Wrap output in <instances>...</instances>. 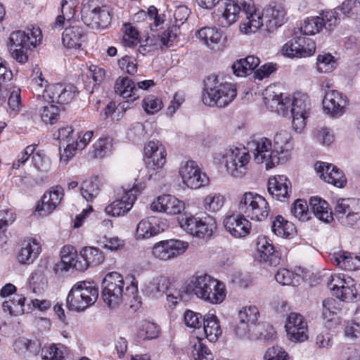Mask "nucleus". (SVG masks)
Returning <instances> with one entry per match:
<instances>
[{
    "instance_id": "obj_22",
    "label": "nucleus",
    "mask_w": 360,
    "mask_h": 360,
    "mask_svg": "<svg viewBox=\"0 0 360 360\" xmlns=\"http://www.w3.org/2000/svg\"><path fill=\"white\" fill-rule=\"evenodd\" d=\"M324 111L331 117H340L345 112L347 98L335 90L328 91L323 100Z\"/></svg>"
},
{
    "instance_id": "obj_31",
    "label": "nucleus",
    "mask_w": 360,
    "mask_h": 360,
    "mask_svg": "<svg viewBox=\"0 0 360 360\" xmlns=\"http://www.w3.org/2000/svg\"><path fill=\"white\" fill-rule=\"evenodd\" d=\"M290 182L284 175H278L269 179L268 191L276 199L282 200L286 198L289 194Z\"/></svg>"
},
{
    "instance_id": "obj_20",
    "label": "nucleus",
    "mask_w": 360,
    "mask_h": 360,
    "mask_svg": "<svg viewBox=\"0 0 360 360\" xmlns=\"http://www.w3.org/2000/svg\"><path fill=\"white\" fill-rule=\"evenodd\" d=\"M167 226L166 220L151 216L138 224L136 237L137 239L149 238L164 231Z\"/></svg>"
},
{
    "instance_id": "obj_28",
    "label": "nucleus",
    "mask_w": 360,
    "mask_h": 360,
    "mask_svg": "<svg viewBox=\"0 0 360 360\" xmlns=\"http://www.w3.org/2000/svg\"><path fill=\"white\" fill-rule=\"evenodd\" d=\"M290 140V135L286 131L277 132L274 136L272 146L274 153L279 158V164L286 162L290 158V150L292 147Z\"/></svg>"
},
{
    "instance_id": "obj_41",
    "label": "nucleus",
    "mask_w": 360,
    "mask_h": 360,
    "mask_svg": "<svg viewBox=\"0 0 360 360\" xmlns=\"http://www.w3.org/2000/svg\"><path fill=\"white\" fill-rule=\"evenodd\" d=\"M271 231L278 237L285 238L294 235L296 232L295 225L292 222L285 220L281 215L277 216L273 221Z\"/></svg>"
},
{
    "instance_id": "obj_47",
    "label": "nucleus",
    "mask_w": 360,
    "mask_h": 360,
    "mask_svg": "<svg viewBox=\"0 0 360 360\" xmlns=\"http://www.w3.org/2000/svg\"><path fill=\"white\" fill-rule=\"evenodd\" d=\"M334 262L340 268L345 270L352 271L360 269V257H353L349 252L338 254L335 257Z\"/></svg>"
},
{
    "instance_id": "obj_18",
    "label": "nucleus",
    "mask_w": 360,
    "mask_h": 360,
    "mask_svg": "<svg viewBox=\"0 0 360 360\" xmlns=\"http://www.w3.org/2000/svg\"><path fill=\"white\" fill-rule=\"evenodd\" d=\"M286 12L284 8L276 2H271L262 9L264 26L269 32H274L284 24Z\"/></svg>"
},
{
    "instance_id": "obj_45",
    "label": "nucleus",
    "mask_w": 360,
    "mask_h": 360,
    "mask_svg": "<svg viewBox=\"0 0 360 360\" xmlns=\"http://www.w3.org/2000/svg\"><path fill=\"white\" fill-rule=\"evenodd\" d=\"M115 91L122 98H129L136 96L137 89L131 79L127 77H120L115 81Z\"/></svg>"
},
{
    "instance_id": "obj_43",
    "label": "nucleus",
    "mask_w": 360,
    "mask_h": 360,
    "mask_svg": "<svg viewBox=\"0 0 360 360\" xmlns=\"http://www.w3.org/2000/svg\"><path fill=\"white\" fill-rule=\"evenodd\" d=\"M168 279L164 276L153 278L144 285V292L154 297H159L167 290Z\"/></svg>"
},
{
    "instance_id": "obj_5",
    "label": "nucleus",
    "mask_w": 360,
    "mask_h": 360,
    "mask_svg": "<svg viewBox=\"0 0 360 360\" xmlns=\"http://www.w3.org/2000/svg\"><path fill=\"white\" fill-rule=\"evenodd\" d=\"M214 160L224 164L227 172L235 178H242L247 172L250 155L244 147H230L224 152L216 153Z\"/></svg>"
},
{
    "instance_id": "obj_7",
    "label": "nucleus",
    "mask_w": 360,
    "mask_h": 360,
    "mask_svg": "<svg viewBox=\"0 0 360 360\" xmlns=\"http://www.w3.org/2000/svg\"><path fill=\"white\" fill-rule=\"evenodd\" d=\"M124 287V282L120 274L111 272L105 276L102 282L101 295L109 308L115 309L122 303L127 295Z\"/></svg>"
},
{
    "instance_id": "obj_50",
    "label": "nucleus",
    "mask_w": 360,
    "mask_h": 360,
    "mask_svg": "<svg viewBox=\"0 0 360 360\" xmlns=\"http://www.w3.org/2000/svg\"><path fill=\"white\" fill-rule=\"evenodd\" d=\"M101 191L100 184L96 179L84 181L81 187V193L86 201H92L98 196Z\"/></svg>"
},
{
    "instance_id": "obj_1",
    "label": "nucleus",
    "mask_w": 360,
    "mask_h": 360,
    "mask_svg": "<svg viewBox=\"0 0 360 360\" xmlns=\"http://www.w3.org/2000/svg\"><path fill=\"white\" fill-rule=\"evenodd\" d=\"M264 101L271 111L283 116L288 115L290 109L295 131L301 132L305 128L310 110V101L307 94L297 92L288 96L280 92L275 86H270L264 92Z\"/></svg>"
},
{
    "instance_id": "obj_10",
    "label": "nucleus",
    "mask_w": 360,
    "mask_h": 360,
    "mask_svg": "<svg viewBox=\"0 0 360 360\" xmlns=\"http://www.w3.org/2000/svg\"><path fill=\"white\" fill-rule=\"evenodd\" d=\"M82 20L92 29H105L111 22V16L105 6H99L94 1L83 4L81 9Z\"/></svg>"
},
{
    "instance_id": "obj_27",
    "label": "nucleus",
    "mask_w": 360,
    "mask_h": 360,
    "mask_svg": "<svg viewBox=\"0 0 360 360\" xmlns=\"http://www.w3.org/2000/svg\"><path fill=\"white\" fill-rule=\"evenodd\" d=\"M61 186H56L53 187L49 192H46L41 200V204L37 207L38 212L41 214L46 215L51 213L60 204L63 198L64 192Z\"/></svg>"
},
{
    "instance_id": "obj_39",
    "label": "nucleus",
    "mask_w": 360,
    "mask_h": 360,
    "mask_svg": "<svg viewBox=\"0 0 360 360\" xmlns=\"http://www.w3.org/2000/svg\"><path fill=\"white\" fill-rule=\"evenodd\" d=\"M302 42H304L302 36H297L294 37L286 44H284L282 49L283 54L289 58H305L310 56L311 49L308 48V50H304L300 52V46Z\"/></svg>"
},
{
    "instance_id": "obj_30",
    "label": "nucleus",
    "mask_w": 360,
    "mask_h": 360,
    "mask_svg": "<svg viewBox=\"0 0 360 360\" xmlns=\"http://www.w3.org/2000/svg\"><path fill=\"white\" fill-rule=\"evenodd\" d=\"M83 261L78 262L77 270L84 271L90 266H97L104 261L102 251L95 247H84L80 252Z\"/></svg>"
},
{
    "instance_id": "obj_38",
    "label": "nucleus",
    "mask_w": 360,
    "mask_h": 360,
    "mask_svg": "<svg viewBox=\"0 0 360 360\" xmlns=\"http://www.w3.org/2000/svg\"><path fill=\"white\" fill-rule=\"evenodd\" d=\"M203 330L206 338L212 342H216L221 334L217 318L214 314H207L203 318Z\"/></svg>"
},
{
    "instance_id": "obj_58",
    "label": "nucleus",
    "mask_w": 360,
    "mask_h": 360,
    "mask_svg": "<svg viewBox=\"0 0 360 360\" xmlns=\"http://www.w3.org/2000/svg\"><path fill=\"white\" fill-rule=\"evenodd\" d=\"M338 8L349 17L360 16V0H345Z\"/></svg>"
},
{
    "instance_id": "obj_59",
    "label": "nucleus",
    "mask_w": 360,
    "mask_h": 360,
    "mask_svg": "<svg viewBox=\"0 0 360 360\" xmlns=\"http://www.w3.org/2000/svg\"><path fill=\"white\" fill-rule=\"evenodd\" d=\"M193 348L192 354L194 360H214L212 352L201 340H198Z\"/></svg>"
},
{
    "instance_id": "obj_53",
    "label": "nucleus",
    "mask_w": 360,
    "mask_h": 360,
    "mask_svg": "<svg viewBox=\"0 0 360 360\" xmlns=\"http://www.w3.org/2000/svg\"><path fill=\"white\" fill-rule=\"evenodd\" d=\"M159 335V328L154 323L144 321L139 326L138 330V337L143 340H150L158 338Z\"/></svg>"
},
{
    "instance_id": "obj_57",
    "label": "nucleus",
    "mask_w": 360,
    "mask_h": 360,
    "mask_svg": "<svg viewBox=\"0 0 360 360\" xmlns=\"http://www.w3.org/2000/svg\"><path fill=\"white\" fill-rule=\"evenodd\" d=\"M335 67L336 61L331 54L323 53L317 56L316 68L319 72H330Z\"/></svg>"
},
{
    "instance_id": "obj_48",
    "label": "nucleus",
    "mask_w": 360,
    "mask_h": 360,
    "mask_svg": "<svg viewBox=\"0 0 360 360\" xmlns=\"http://www.w3.org/2000/svg\"><path fill=\"white\" fill-rule=\"evenodd\" d=\"M30 286L34 293L41 292L47 284V278L44 272V267L41 265L34 270L29 279Z\"/></svg>"
},
{
    "instance_id": "obj_42",
    "label": "nucleus",
    "mask_w": 360,
    "mask_h": 360,
    "mask_svg": "<svg viewBox=\"0 0 360 360\" xmlns=\"http://www.w3.org/2000/svg\"><path fill=\"white\" fill-rule=\"evenodd\" d=\"M360 210V200L356 198H342L337 200L335 207V216L338 221L340 217H346L350 212Z\"/></svg>"
},
{
    "instance_id": "obj_33",
    "label": "nucleus",
    "mask_w": 360,
    "mask_h": 360,
    "mask_svg": "<svg viewBox=\"0 0 360 360\" xmlns=\"http://www.w3.org/2000/svg\"><path fill=\"white\" fill-rule=\"evenodd\" d=\"M309 204L314 216L320 221L329 224L333 220V213L326 200L314 196L310 198Z\"/></svg>"
},
{
    "instance_id": "obj_14",
    "label": "nucleus",
    "mask_w": 360,
    "mask_h": 360,
    "mask_svg": "<svg viewBox=\"0 0 360 360\" xmlns=\"http://www.w3.org/2000/svg\"><path fill=\"white\" fill-rule=\"evenodd\" d=\"M144 156L148 170L158 173L166 163L167 151L160 141H150L145 145Z\"/></svg>"
},
{
    "instance_id": "obj_60",
    "label": "nucleus",
    "mask_w": 360,
    "mask_h": 360,
    "mask_svg": "<svg viewBox=\"0 0 360 360\" xmlns=\"http://www.w3.org/2000/svg\"><path fill=\"white\" fill-rule=\"evenodd\" d=\"M162 107V101L155 96L150 95L143 101V108L148 114L153 115L161 110Z\"/></svg>"
},
{
    "instance_id": "obj_8",
    "label": "nucleus",
    "mask_w": 360,
    "mask_h": 360,
    "mask_svg": "<svg viewBox=\"0 0 360 360\" xmlns=\"http://www.w3.org/2000/svg\"><path fill=\"white\" fill-rule=\"evenodd\" d=\"M179 221L181 228L186 233L200 239L210 238L217 228L216 220L210 216L199 218L184 214Z\"/></svg>"
},
{
    "instance_id": "obj_56",
    "label": "nucleus",
    "mask_w": 360,
    "mask_h": 360,
    "mask_svg": "<svg viewBox=\"0 0 360 360\" xmlns=\"http://www.w3.org/2000/svg\"><path fill=\"white\" fill-rule=\"evenodd\" d=\"M322 30L321 20L319 16L307 18L300 27L302 35H314Z\"/></svg>"
},
{
    "instance_id": "obj_29",
    "label": "nucleus",
    "mask_w": 360,
    "mask_h": 360,
    "mask_svg": "<svg viewBox=\"0 0 360 360\" xmlns=\"http://www.w3.org/2000/svg\"><path fill=\"white\" fill-rule=\"evenodd\" d=\"M241 1L243 0H239L238 3L229 1L223 4L221 8L219 9L221 15L218 18V23L220 26L228 27L237 21L240 12L243 11Z\"/></svg>"
},
{
    "instance_id": "obj_34",
    "label": "nucleus",
    "mask_w": 360,
    "mask_h": 360,
    "mask_svg": "<svg viewBox=\"0 0 360 360\" xmlns=\"http://www.w3.org/2000/svg\"><path fill=\"white\" fill-rule=\"evenodd\" d=\"M84 34L82 27L73 25L67 27L63 33L62 42L68 49H79L84 41Z\"/></svg>"
},
{
    "instance_id": "obj_32",
    "label": "nucleus",
    "mask_w": 360,
    "mask_h": 360,
    "mask_svg": "<svg viewBox=\"0 0 360 360\" xmlns=\"http://www.w3.org/2000/svg\"><path fill=\"white\" fill-rule=\"evenodd\" d=\"M41 252V247L36 239L25 240L18 252V259L22 264L32 263Z\"/></svg>"
},
{
    "instance_id": "obj_52",
    "label": "nucleus",
    "mask_w": 360,
    "mask_h": 360,
    "mask_svg": "<svg viewBox=\"0 0 360 360\" xmlns=\"http://www.w3.org/2000/svg\"><path fill=\"white\" fill-rule=\"evenodd\" d=\"M340 302L338 300L333 297H328L323 300L322 302V317L327 321H330L333 319L337 311L340 310Z\"/></svg>"
},
{
    "instance_id": "obj_4",
    "label": "nucleus",
    "mask_w": 360,
    "mask_h": 360,
    "mask_svg": "<svg viewBox=\"0 0 360 360\" xmlns=\"http://www.w3.org/2000/svg\"><path fill=\"white\" fill-rule=\"evenodd\" d=\"M8 39V46L12 57L16 61L25 63L28 60V51L34 49L41 40V30L32 26L26 30L14 31Z\"/></svg>"
},
{
    "instance_id": "obj_3",
    "label": "nucleus",
    "mask_w": 360,
    "mask_h": 360,
    "mask_svg": "<svg viewBox=\"0 0 360 360\" xmlns=\"http://www.w3.org/2000/svg\"><path fill=\"white\" fill-rule=\"evenodd\" d=\"M186 291L215 304L221 303L226 297L223 283L205 274L193 276L189 279Z\"/></svg>"
},
{
    "instance_id": "obj_51",
    "label": "nucleus",
    "mask_w": 360,
    "mask_h": 360,
    "mask_svg": "<svg viewBox=\"0 0 360 360\" xmlns=\"http://www.w3.org/2000/svg\"><path fill=\"white\" fill-rule=\"evenodd\" d=\"M291 213L296 219L301 221H307L311 219V215L307 201L302 199H297L295 201L291 208Z\"/></svg>"
},
{
    "instance_id": "obj_44",
    "label": "nucleus",
    "mask_w": 360,
    "mask_h": 360,
    "mask_svg": "<svg viewBox=\"0 0 360 360\" xmlns=\"http://www.w3.org/2000/svg\"><path fill=\"white\" fill-rule=\"evenodd\" d=\"M42 96H39V102L41 105L39 110L40 116L42 121L45 123L54 124L59 117V108L54 103H51V100L48 101V104L45 105Z\"/></svg>"
},
{
    "instance_id": "obj_24",
    "label": "nucleus",
    "mask_w": 360,
    "mask_h": 360,
    "mask_svg": "<svg viewBox=\"0 0 360 360\" xmlns=\"http://www.w3.org/2000/svg\"><path fill=\"white\" fill-rule=\"evenodd\" d=\"M151 210L164 212L168 214L174 215L181 212L185 209V204L176 197L171 195H160L150 205Z\"/></svg>"
},
{
    "instance_id": "obj_49",
    "label": "nucleus",
    "mask_w": 360,
    "mask_h": 360,
    "mask_svg": "<svg viewBox=\"0 0 360 360\" xmlns=\"http://www.w3.org/2000/svg\"><path fill=\"white\" fill-rule=\"evenodd\" d=\"M225 202L224 195L219 193H210L203 200L204 208L210 212H216L221 210Z\"/></svg>"
},
{
    "instance_id": "obj_63",
    "label": "nucleus",
    "mask_w": 360,
    "mask_h": 360,
    "mask_svg": "<svg viewBox=\"0 0 360 360\" xmlns=\"http://www.w3.org/2000/svg\"><path fill=\"white\" fill-rule=\"evenodd\" d=\"M342 225L351 228L360 227V210L350 212L346 217H341L339 221Z\"/></svg>"
},
{
    "instance_id": "obj_21",
    "label": "nucleus",
    "mask_w": 360,
    "mask_h": 360,
    "mask_svg": "<svg viewBox=\"0 0 360 360\" xmlns=\"http://www.w3.org/2000/svg\"><path fill=\"white\" fill-rule=\"evenodd\" d=\"M240 4L246 18L243 27L245 33L255 32L264 25L263 17L261 16L262 11L255 8L252 0H243Z\"/></svg>"
},
{
    "instance_id": "obj_61",
    "label": "nucleus",
    "mask_w": 360,
    "mask_h": 360,
    "mask_svg": "<svg viewBox=\"0 0 360 360\" xmlns=\"http://www.w3.org/2000/svg\"><path fill=\"white\" fill-rule=\"evenodd\" d=\"M204 316L201 314L191 310H186L184 314V323L190 328H200L202 326Z\"/></svg>"
},
{
    "instance_id": "obj_54",
    "label": "nucleus",
    "mask_w": 360,
    "mask_h": 360,
    "mask_svg": "<svg viewBox=\"0 0 360 360\" xmlns=\"http://www.w3.org/2000/svg\"><path fill=\"white\" fill-rule=\"evenodd\" d=\"M336 8L334 10L323 11L320 14L319 19L321 20L322 28L325 27L328 31L333 30L339 23V17Z\"/></svg>"
},
{
    "instance_id": "obj_55",
    "label": "nucleus",
    "mask_w": 360,
    "mask_h": 360,
    "mask_svg": "<svg viewBox=\"0 0 360 360\" xmlns=\"http://www.w3.org/2000/svg\"><path fill=\"white\" fill-rule=\"evenodd\" d=\"M259 312L256 306L250 305L243 307L238 312L239 321L248 324L254 325L258 320Z\"/></svg>"
},
{
    "instance_id": "obj_15",
    "label": "nucleus",
    "mask_w": 360,
    "mask_h": 360,
    "mask_svg": "<svg viewBox=\"0 0 360 360\" xmlns=\"http://www.w3.org/2000/svg\"><path fill=\"white\" fill-rule=\"evenodd\" d=\"M188 243L179 240H167L157 243L153 248V255L160 260L167 261L184 254Z\"/></svg>"
},
{
    "instance_id": "obj_6",
    "label": "nucleus",
    "mask_w": 360,
    "mask_h": 360,
    "mask_svg": "<svg viewBox=\"0 0 360 360\" xmlns=\"http://www.w3.org/2000/svg\"><path fill=\"white\" fill-rule=\"evenodd\" d=\"M98 297V288L91 282L79 281L70 289L66 299L70 310L84 311L93 305Z\"/></svg>"
},
{
    "instance_id": "obj_36",
    "label": "nucleus",
    "mask_w": 360,
    "mask_h": 360,
    "mask_svg": "<svg viewBox=\"0 0 360 360\" xmlns=\"http://www.w3.org/2000/svg\"><path fill=\"white\" fill-rule=\"evenodd\" d=\"M61 262L57 264L54 268L56 272L59 269L60 271H68L73 268L77 270V266L79 261L76 250L72 246H64L60 251Z\"/></svg>"
},
{
    "instance_id": "obj_2",
    "label": "nucleus",
    "mask_w": 360,
    "mask_h": 360,
    "mask_svg": "<svg viewBox=\"0 0 360 360\" xmlns=\"http://www.w3.org/2000/svg\"><path fill=\"white\" fill-rule=\"evenodd\" d=\"M237 95L233 84L224 82L217 75H211L205 80L202 101L206 105L222 108L231 103Z\"/></svg>"
},
{
    "instance_id": "obj_13",
    "label": "nucleus",
    "mask_w": 360,
    "mask_h": 360,
    "mask_svg": "<svg viewBox=\"0 0 360 360\" xmlns=\"http://www.w3.org/2000/svg\"><path fill=\"white\" fill-rule=\"evenodd\" d=\"M254 160L257 164H264L266 169H271L279 165V158L274 153L272 142L266 137L252 141Z\"/></svg>"
},
{
    "instance_id": "obj_12",
    "label": "nucleus",
    "mask_w": 360,
    "mask_h": 360,
    "mask_svg": "<svg viewBox=\"0 0 360 360\" xmlns=\"http://www.w3.org/2000/svg\"><path fill=\"white\" fill-rule=\"evenodd\" d=\"M179 174L183 183L192 189L206 186L209 183L207 174L202 172L198 164L193 160L181 163L179 167Z\"/></svg>"
},
{
    "instance_id": "obj_46",
    "label": "nucleus",
    "mask_w": 360,
    "mask_h": 360,
    "mask_svg": "<svg viewBox=\"0 0 360 360\" xmlns=\"http://www.w3.org/2000/svg\"><path fill=\"white\" fill-rule=\"evenodd\" d=\"M112 147V139L108 136H103L93 144L89 155L93 158H103L110 153Z\"/></svg>"
},
{
    "instance_id": "obj_11",
    "label": "nucleus",
    "mask_w": 360,
    "mask_h": 360,
    "mask_svg": "<svg viewBox=\"0 0 360 360\" xmlns=\"http://www.w3.org/2000/svg\"><path fill=\"white\" fill-rule=\"evenodd\" d=\"M327 285L333 294L342 301L353 302L358 296L355 281L344 274L330 275Z\"/></svg>"
},
{
    "instance_id": "obj_17",
    "label": "nucleus",
    "mask_w": 360,
    "mask_h": 360,
    "mask_svg": "<svg viewBox=\"0 0 360 360\" xmlns=\"http://www.w3.org/2000/svg\"><path fill=\"white\" fill-rule=\"evenodd\" d=\"M288 338L294 342H301L308 339V326L303 316L290 313L285 326Z\"/></svg>"
},
{
    "instance_id": "obj_64",
    "label": "nucleus",
    "mask_w": 360,
    "mask_h": 360,
    "mask_svg": "<svg viewBox=\"0 0 360 360\" xmlns=\"http://www.w3.org/2000/svg\"><path fill=\"white\" fill-rule=\"evenodd\" d=\"M264 360H288L289 357L286 352L279 346L269 348L265 354Z\"/></svg>"
},
{
    "instance_id": "obj_19",
    "label": "nucleus",
    "mask_w": 360,
    "mask_h": 360,
    "mask_svg": "<svg viewBox=\"0 0 360 360\" xmlns=\"http://www.w3.org/2000/svg\"><path fill=\"white\" fill-rule=\"evenodd\" d=\"M138 190L133 187L132 188H126L124 194L120 199L113 201L108 205L105 209V213L111 217H120L127 213L134 204Z\"/></svg>"
},
{
    "instance_id": "obj_16",
    "label": "nucleus",
    "mask_w": 360,
    "mask_h": 360,
    "mask_svg": "<svg viewBox=\"0 0 360 360\" xmlns=\"http://www.w3.org/2000/svg\"><path fill=\"white\" fill-rule=\"evenodd\" d=\"M77 94V88L74 85L58 83L49 85L44 92L42 98H49L51 103L63 105L70 103Z\"/></svg>"
},
{
    "instance_id": "obj_23",
    "label": "nucleus",
    "mask_w": 360,
    "mask_h": 360,
    "mask_svg": "<svg viewBox=\"0 0 360 360\" xmlns=\"http://www.w3.org/2000/svg\"><path fill=\"white\" fill-rule=\"evenodd\" d=\"M315 170L326 182L336 187L342 188L346 184V178L342 171L330 164L318 162L315 164Z\"/></svg>"
},
{
    "instance_id": "obj_9",
    "label": "nucleus",
    "mask_w": 360,
    "mask_h": 360,
    "mask_svg": "<svg viewBox=\"0 0 360 360\" xmlns=\"http://www.w3.org/2000/svg\"><path fill=\"white\" fill-rule=\"evenodd\" d=\"M239 210L252 220L262 221L269 214V206L266 199L255 193L246 192L239 202Z\"/></svg>"
},
{
    "instance_id": "obj_35",
    "label": "nucleus",
    "mask_w": 360,
    "mask_h": 360,
    "mask_svg": "<svg viewBox=\"0 0 360 360\" xmlns=\"http://www.w3.org/2000/svg\"><path fill=\"white\" fill-rule=\"evenodd\" d=\"M13 349L19 356L24 358H30L36 356L39 352L40 345L36 342L25 338H19L13 343Z\"/></svg>"
},
{
    "instance_id": "obj_62",
    "label": "nucleus",
    "mask_w": 360,
    "mask_h": 360,
    "mask_svg": "<svg viewBox=\"0 0 360 360\" xmlns=\"http://www.w3.org/2000/svg\"><path fill=\"white\" fill-rule=\"evenodd\" d=\"M297 277V275L286 269H279L275 274L276 281L283 285H295Z\"/></svg>"
},
{
    "instance_id": "obj_37",
    "label": "nucleus",
    "mask_w": 360,
    "mask_h": 360,
    "mask_svg": "<svg viewBox=\"0 0 360 360\" xmlns=\"http://www.w3.org/2000/svg\"><path fill=\"white\" fill-rule=\"evenodd\" d=\"M195 37L200 42L212 49L216 44L219 43L221 34L215 27H204L195 32Z\"/></svg>"
},
{
    "instance_id": "obj_26",
    "label": "nucleus",
    "mask_w": 360,
    "mask_h": 360,
    "mask_svg": "<svg viewBox=\"0 0 360 360\" xmlns=\"http://www.w3.org/2000/svg\"><path fill=\"white\" fill-rule=\"evenodd\" d=\"M256 248L258 257L261 262L274 266L279 264L281 261L280 254L274 250L273 245L266 236L258 237Z\"/></svg>"
},
{
    "instance_id": "obj_40",
    "label": "nucleus",
    "mask_w": 360,
    "mask_h": 360,
    "mask_svg": "<svg viewBox=\"0 0 360 360\" xmlns=\"http://www.w3.org/2000/svg\"><path fill=\"white\" fill-rule=\"evenodd\" d=\"M75 2L70 3L68 0H63L61 14L57 16L56 21L52 25L53 30H60L65 22H69L73 19L75 15Z\"/></svg>"
},
{
    "instance_id": "obj_25",
    "label": "nucleus",
    "mask_w": 360,
    "mask_h": 360,
    "mask_svg": "<svg viewBox=\"0 0 360 360\" xmlns=\"http://www.w3.org/2000/svg\"><path fill=\"white\" fill-rule=\"evenodd\" d=\"M226 230L234 238H241L247 236L251 229V223L241 215H230L224 220Z\"/></svg>"
}]
</instances>
